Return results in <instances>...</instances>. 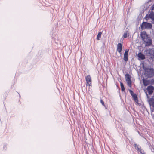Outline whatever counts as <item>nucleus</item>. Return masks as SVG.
Returning a JSON list of instances; mask_svg holds the SVG:
<instances>
[{
    "instance_id": "412c9836",
    "label": "nucleus",
    "mask_w": 154,
    "mask_h": 154,
    "mask_svg": "<svg viewBox=\"0 0 154 154\" xmlns=\"http://www.w3.org/2000/svg\"><path fill=\"white\" fill-rule=\"evenodd\" d=\"M100 102H101V103L102 104L103 106H105V105L104 104V102L103 101V100H100Z\"/></svg>"
},
{
    "instance_id": "aec40b11",
    "label": "nucleus",
    "mask_w": 154,
    "mask_h": 154,
    "mask_svg": "<svg viewBox=\"0 0 154 154\" xmlns=\"http://www.w3.org/2000/svg\"><path fill=\"white\" fill-rule=\"evenodd\" d=\"M127 37V33H125L123 35V37L124 38H126Z\"/></svg>"
},
{
    "instance_id": "6ab92c4d",
    "label": "nucleus",
    "mask_w": 154,
    "mask_h": 154,
    "mask_svg": "<svg viewBox=\"0 0 154 154\" xmlns=\"http://www.w3.org/2000/svg\"><path fill=\"white\" fill-rule=\"evenodd\" d=\"M129 91L131 96L134 94L133 91L129 89Z\"/></svg>"
},
{
    "instance_id": "423d86ee",
    "label": "nucleus",
    "mask_w": 154,
    "mask_h": 154,
    "mask_svg": "<svg viewBox=\"0 0 154 154\" xmlns=\"http://www.w3.org/2000/svg\"><path fill=\"white\" fill-rule=\"evenodd\" d=\"M125 78L128 85L130 87L131 86V76L128 74L125 75Z\"/></svg>"
},
{
    "instance_id": "1a4fd4ad",
    "label": "nucleus",
    "mask_w": 154,
    "mask_h": 154,
    "mask_svg": "<svg viewBox=\"0 0 154 154\" xmlns=\"http://www.w3.org/2000/svg\"><path fill=\"white\" fill-rule=\"evenodd\" d=\"M128 50L126 49L124 54V60L125 61H127L128 60Z\"/></svg>"
},
{
    "instance_id": "9d476101",
    "label": "nucleus",
    "mask_w": 154,
    "mask_h": 154,
    "mask_svg": "<svg viewBox=\"0 0 154 154\" xmlns=\"http://www.w3.org/2000/svg\"><path fill=\"white\" fill-rule=\"evenodd\" d=\"M147 89L148 91L149 94H151L153 92L154 87L152 86H149L147 87Z\"/></svg>"
},
{
    "instance_id": "f8f14e48",
    "label": "nucleus",
    "mask_w": 154,
    "mask_h": 154,
    "mask_svg": "<svg viewBox=\"0 0 154 154\" xmlns=\"http://www.w3.org/2000/svg\"><path fill=\"white\" fill-rule=\"evenodd\" d=\"M133 98L135 102L137 103V104H138V100L137 95L135 94H134L131 96Z\"/></svg>"
},
{
    "instance_id": "f03ea898",
    "label": "nucleus",
    "mask_w": 154,
    "mask_h": 154,
    "mask_svg": "<svg viewBox=\"0 0 154 154\" xmlns=\"http://www.w3.org/2000/svg\"><path fill=\"white\" fill-rule=\"evenodd\" d=\"M145 71L144 75L147 78H151L154 75V69L152 68L143 66Z\"/></svg>"
},
{
    "instance_id": "6e6552de",
    "label": "nucleus",
    "mask_w": 154,
    "mask_h": 154,
    "mask_svg": "<svg viewBox=\"0 0 154 154\" xmlns=\"http://www.w3.org/2000/svg\"><path fill=\"white\" fill-rule=\"evenodd\" d=\"M122 46L121 43H119L117 46V51L120 53V54H121V51L122 49Z\"/></svg>"
},
{
    "instance_id": "0eeeda50",
    "label": "nucleus",
    "mask_w": 154,
    "mask_h": 154,
    "mask_svg": "<svg viewBox=\"0 0 154 154\" xmlns=\"http://www.w3.org/2000/svg\"><path fill=\"white\" fill-rule=\"evenodd\" d=\"M85 79L86 82V85L90 86L91 85V78L90 75H87L85 77Z\"/></svg>"
},
{
    "instance_id": "a211bd4d",
    "label": "nucleus",
    "mask_w": 154,
    "mask_h": 154,
    "mask_svg": "<svg viewBox=\"0 0 154 154\" xmlns=\"http://www.w3.org/2000/svg\"><path fill=\"white\" fill-rule=\"evenodd\" d=\"M139 152H140L141 153L143 154V152H144L141 149V148H140L139 149V150H138Z\"/></svg>"
},
{
    "instance_id": "39448f33",
    "label": "nucleus",
    "mask_w": 154,
    "mask_h": 154,
    "mask_svg": "<svg viewBox=\"0 0 154 154\" xmlns=\"http://www.w3.org/2000/svg\"><path fill=\"white\" fill-rule=\"evenodd\" d=\"M153 48H149L146 49L144 51V53L147 56H150L154 53Z\"/></svg>"
},
{
    "instance_id": "ddd939ff",
    "label": "nucleus",
    "mask_w": 154,
    "mask_h": 154,
    "mask_svg": "<svg viewBox=\"0 0 154 154\" xmlns=\"http://www.w3.org/2000/svg\"><path fill=\"white\" fill-rule=\"evenodd\" d=\"M143 82L144 85L146 86L149 84L150 81L149 80L143 79Z\"/></svg>"
},
{
    "instance_id": "f257e3e1",
    "label": "nucleus",
    "mask_w": 154,
    "mask_h": 154,
    "mask_svg": "<svg viewBox=\"0 0 154 154\" xmlns=\"http://www.w3.org/2000/svg\"><path fill=\"white\" fill-rule=\"evenodd\" d=\"M140 35L142 40L145 43V46H149L151 45L152 39L148 36L145 31L142 32L141 33Z\"/></svg>"
},
{
    "instance_id": "20e7f679",
    "label": "nucleus",
    "mask_w": 154,
    "mask_h": 154,
    "mask_svg": "<svg viewBox=\"0 0 154 154\" xmlns=\"http://www.w3.org/2000/svg\"><path fill=\"white\" fill-rule=\"evenodd\" d=\"M149 17L152 20V23L154 24V4L152 6L151 12L149 15Z\"/></svg>"
},
{
    "instance_id": "9b49d317",
    "label": "nucleus",
    "mask_w": 154,
    "mask_h": 154,
    "mask_svg": "<svg viewBox=\"0 0 154 154\" xmlns=\"http://www.w3.org/2000/svg\"><path fill=\"white\" fill-rule=\"evenodd\" d=\"M149 103L150 106L154 107V99L151 98L149 100Z\"/></svg>"
},
{
    "instance_id": "4468645a",
    "label": "nucleus",
    "mask_w": 154,
    "mask_h": 154,
    "mask_svg": "<svg viewBox=\"0 0 154 154\" xmlns=\"http://www.w3.org/2000/svg\"><path fill=\"white\" fill-rule=\"evenodd\" d=\"M138 57L141 60H143L145 59V57L144 55L141 52L139 53L138 55Z\"/></svg>"
},
{
    "instance_id": "4be33fe9",
    "label": "nucleus",
    "mask_w": 154,
    "mask_h": 154,
    "mask_svg": "<svg viewBox=\"0 0 154 154\" xmlns=\"http://www.w3.org/2000/svg\"><path fill=\"white\" fill-rule=\"evenodd\" d=\"M146 95L147 97H148V94H147V93H146Z\"/></svg>"
},
{
    "instance_id": "7ed1b4c3",
    "label": "nucleus",
    "mask_w": 154,
    "mask_h": 154,
    "mask_svg": "<svg viewBox=\"0 0 154 154\" xmlns=\"http://www.w3.org/2000/svg\"><path fill=\"white\" fill-rule=\"evenodd\" d=\"M152 26L151 23L143 22L141 25V28L142 30L145 29H150L152 28Z\"/></svg>"
},
{
    "instance_id": "f3484780",
    "label": "nucleus",
    "mask_w": 154,
    "mask_h": 154,
    "mask_svg": "<svg viewBox=\"0 0 154 154\" xmlns=\"http://www.w3.org/2000/svg\"><path fill=\"white\" fill-rule=\"evenodd\" d=\"M134 145H135L134 146L135 149L137 150H139V149L140 148V147L139 146V145H138L137 144L134 143Z\"/></svg>"
},
{
    "instance_id": "2eb2a0df",
    "label": "nucleus",
    "mask_w": 154,
    "mask_h": 154,
    "mask_svg": "<svg viewBox=\"0 0 154 154\" xmlns=\"http://www.w3.org/2000/svg\"><path fill=\"white\" fill-rule=\"evenodd\" d=\"M102 33L101 32H100L98 33L97 37V39L98 40L100 39L101 38V36Z\"/></svg>"
},
{
    "instance_id": "dca6fc26",
    "label": "nucleus",
    "mask_w": 154,
    "mask_h": 154,
    "mask_svg": "<svg viewBox=\"0 0 154 154\" xmlns=\"http://www.w3.org/2000/svg\"><path fill=\"white\" fill-rule=\"evenodd\" d=\"M120 86L121 87V90L122 91H123L125 90V88L122 82H120Z\"/></svg>"
}]
</instances>
